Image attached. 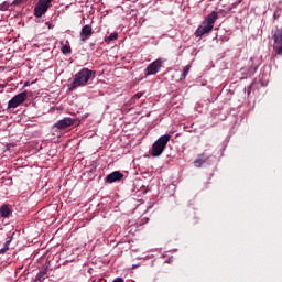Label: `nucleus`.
<instances>
[{"instance_id": "423d86ee", "label": "nucleus", "mask_w": 282, "mask_h": 282, "mask_svg": "<svg viewBox=\"0 0 282 282\" xmlns=\"http://www.w3.org/2000/svg\"><path fill=\"white\" fill-rule=\"evenodd\" d=\"M162 65H164V59L158 58L154 62L150 63L144 69L145 76H155L158 72L162 69Z\"/></svg>"}, {"instance_id": "39448f33", "label": "nucleus", "mask_w": 282, "mask_h": 282, "mask_svg": "<svg viewBox=\"0 0 282 282\" xmlns=\"http://www.w3.org/2000/svg\"><path fill=\"white\" fill-rule=\"evenodd\" d=\"M52 1L54 0H39L34 7V17H36V19H41V17H43V14L50 10Z\"/></svg>"}, {"instance_id": "f257e3e1", "label": "nucleus", "mask_w": 282, "mask_h": 282, "mask_svg": "<svg viewBox=\"0 0 282 282\" xmlns=\"http://www.w3.org/2000/svg\"><path fill=\"white\" fill-rule=\"evenodd\" d=\"M219 19L217 11H212L196 29L194 36L196 39H202L205 34H210L215 28V21Z\"/></svg>"}, {"instance_id": "9b49d317", "label": "nucleus", "mask_w": 282, "mask_h": 282, "mask_svg": "<svg viewBox=\"0 0 282 282\" xmlns=\"http://www.w3.org/2000/svg\"><path fill=\"white\" fill-rule=\"evenodd\" d=\"M209 156L206 155V153H202L197 156V159L194 161V166L196 169H202V166H204V164H206V162H208Z\"/></svg>"}, {"instance_id": "4be33fe9", "label": "nucleus", "mask_w": 282, "mask_h": 282, "mask_svg": "<svg viewBox=\"0 0 282 282\" xmlns=\"http://www.w3.org/2000/svg\"><path fill=\"white\" fill-rule=\"evenodd\" d=\"M112 282H124V280L122 278H117Z\"/></svg>"}, {"instance_id": "9d476101", "label": "nucleus", "mask_w": 282, "mask_h": 282, "mask_svg": "<svg viewBox=\"0 0 282 282\" xmlns=\"http://www.w3.org/2000/svg\"><path fill=\"white\" fill-rule=\"evenodd\" d=\"M94 34V30L91 29V25L86 24L82 28L80 32V41L85 42L87 39H89Z\"/></svg>"}, {"instance_id": "412c9836", "label": "nucleus", "mask_w": 282, "mask_h": 282, "mask_svg": "<svg viewBox=\"0 0 282 282\" xmlns=\"http://www.w3.org/2000/svg\"><path fill=\"white\" fill-rule=\"evenodd\" d=\"M237 6H241V0L235 2V3L232 4V8H237Z\"/></svg>"}, {"instance_id": "dca6fc26", "label": "nucleus", "mask_w": 282, "mask_h": 282, "mask_svg": "<svg viewBox=\"0 0 282 282\" xmlns=\"http://www.w3.org/2000/svg\"><path fill=\"white\" fill-rule=\"evenodd\" d=\"M62 54H72V46L69 44H65L62 46Z\"/></svg>"}, {"instance_id": "f8f14e48", "label": "nucleus", "mask_w": 282, "mask_h": 282, "mask_svg": "<svg viewBox=\"0 0 282 282\" xmlns=\"http://www.w3.org/2000/svg\"><path fill=\"white\" fill-rule=\"evenodd\" d=\"M47 272H50L47 270V268H45L44 270L40 271L37 274H36V278L34 280V282H44L45 279H47Z\"/></svg>"}, {"instance_id": "f3484780", "label": "nucleus", "mask_w": 282, "mask_h": 282, "mask_svg": "<svg viewBox=\"0 0 282 282\" xmlns=\"http://www.w3.org/2000/svg\"><path fill=\"white\" fill-rule=\"evenodd\" d=\"M9 9H10V2L4 1L3 3L0 4V10H1L2 12H6V11L9 10Z\"/></svg>"}, {"instance_id": "aec40b11", "label": "nucleus", "mask_w": 282, "mask_h": 282, "mask_svg": "<svg viewBox=\"0 0 282 282\" xmlns=\"http://www.w3.org/2000/svg\"><path fill=\"white\" fill-rule=\"evenodd\" d=\"M142 93H137L132 98H131V100H132V102H135V100H140L141 98H142Z\"/></svg>"}, {"instance_id": "1a4fd4ad", "label": "nucleus", "mask_w": 282, "mask_h": 282, "mask_svg": "<svg viewBox=\"0 0 282 282\" xmlns=\"http://www.w3.org/2000/svg\"><path fill=\"white\" fill-rule=\"evenodd\" d=\"M74 124V119L66 117L64 119L58 120L54 127L55 129H67L68 127H72Z\"/></svg>"}, {"instance_id": "f03ea898", "label": "nucleus", "mask_w": 282, "mask_h": 282, "mask_svg": "<svg viewBox=\"0 0 282 282\" xmlns=\"http://www.w3.org/2000/svg\"><path fill=\"white\" fill-rule=\"evenodd\" d=\"M93 74H96V72L89 68H82L74 75L73 83L68 85V91H74V89H78V87H85V85L89 83Z\"/></svg>"}, {"instance_id": "6ab92c4d", "label": "nucleus", "mask_w": 282, "mask_h": 282, "mask_svg": "<svg viewBox=\"0 0 282 282\" xmlns=\"http://www.w3.org/2000/svg\"><path fill=\"white\" fill-rule=\"evenodd\" d=\"M118 39V33H111L106 41H116Z\"/></svg>"}, {"instance_id": "5701e85b", "label": "nucleus", "mask_w": 282, "mask_h": 282, "mask_svg": "<svg viewBox=\"0 0 282 282\" xmlns=\"http://www.w3.org/2000/svg\"><path fill=\"white\" fill-rule=\"evenodd\" d=\"M45 24L47 25L48 30H52V23L46 22Z\"/></svg>"}, {"instance_id": "a211bd4d", "label": "nucleus", "mask_w": 282, "mask_h": 282, "mask_svg": "<svg viewBox=\"0 0 282 282\" xmlns=\"http://www.w3.org/2000/svg\"><path fill=\"white\" fill-rule=\"evenodd\" d=\"M22 3H28V0H13L11 6H22Z\"/></svg>"}, {"instance_id": "2eb2a0df", "label": "nucleus", "mask_w": 282, "mask_h": 282, "mask_svg": "<svg viewBox=\"0 0 282 282\" xmlns=\"http://www.w3.org/2000/svg\"><path fill=\"white\" fill-rule=\"evenodd\" d=\"M188 72H191V65L184 66L183 72L180 76V80H185L186 76H188Z\"/></svg>"}, {"instance_id": "20e7f679", "label": "nucleus", "mask_w": 282, "mask_h": 282, "mask_svg": "<svg viewBox=\"0 0 282 282\" xmlns=\"http://www.w3.org/2000/svg\"><path fill=\"white\" fill-rule=\"evenodd\" d=\"M271 37L273 40V51L276 55H282V29H274Z\"/></svg>"}, {"instance_id": "ddd939ff", "label": "nucleus", "mask_w": 282, "mask_h": 282, "mask_svg": "<svg viewBox=\"0 0 282 282\" xmlns=\"http://www.w3.org/2000/svg\"><path fill=\"white\" fill-rule=\"evenodd\" d=\"M12 210H10V206H8L7 204L2 205L0 207V215L1 217H10Z\"/></svg>"}, {"instance_id": "7ed1b4c3", "label": "nucleus", "mask_w": 282, "mask_h": 282, "mask_svg": "<svg viewBox=\"0 0 282 282\" xmlns=\"http://www.w3.org/2000/svg\"><path fill=\"white\" fill-rule=\"evenodd\" d=\"M171 140V134L161 135L153 144L151 149L152 158H160L162 153H164V149H166V144H169Z\"/></svg>"}, {"instance_id": "0eeeda50", "label": "nucleus", "mask_w": 282, "mask_h": 282, "mask_svg": "<svg viewBox=\"0 0 282 282\" xmlns=\"http://www.w3.org/2000/svg\"><path fill=\"white\" fill-rule=\"evenodd\" d=\"M28 100V93L22 91L15 95L11 100L8 102V109H17L19 105H23V101Z\"/></svg>"}, {"instance_id": "4468645a", "label": "nucleus", "mask_w": 282, "mask_h": 282, "mask_svg": "<svg viewBox=\"0 0 282 282\" xmlns=\"http://www.w3.org/2000/svg\"><path fill=\"white\" fill-rule=\"evenodd\" d=\"M10 243H12V237H8L3 248L0 249V254H6V252H8V250H10Z\"/></svg>"}, {"instance_id": "6e6552de", "label": "nucleus", "mask_w": 282, "mask_h": 282, "mask_svg": "<svg viewBox=\"0 0 282 282\" xmlns=\"http://www.w3.org/2000/svg\"><path fill=\"white\" fill-rule=\"evenodd\" d=\"M124 177V174L120 171L111 172L106 176L107 184H113L115 182H120Z\"/></svg>"}]
</instances>
